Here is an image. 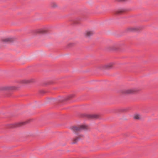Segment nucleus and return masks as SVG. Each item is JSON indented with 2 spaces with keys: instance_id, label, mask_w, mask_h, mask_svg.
<instances>
[{
  "instance_id": "obj_1",
  "label": "nucleus",
  "mask_w": 158,
  "mask_h": 158,
  "mask_svg": "<svg viewBox=\"0 0 158 158\" xmlns=\"http://www.w3.org/2000/svg\"><path fill=\"white\" fill-rule=\"evenodd\" d=\"M88 127L85 125H81L79 127H73L72 128V130L73 131L76 132L78 131H80L83 129H87Z\"/></svg>"
},
{
  "instance_id": "obj_2",
  "label": "nucleus",
  "mask_w": 158,
  "mask_h": 158,
  "mask_svg": "<svg viewBox=\"0 0 158 158\" xmlns=\"http://www.w3.org/2000/svg\"><path fill=\"white\" fill-rule=\"evenodd\" d=\"M26 122H21L16 123L15 124L10 125V128L12 127H17L21 126L24 124H25Z\"/></svg>"
},
{
  "instance_id": "obj_3",
  "label": "nucleus",
  "mask_w": 158,
  "mask_h": 158,
  "mask_svg": "<svg viewBox=\"0 0 158 158\" xmlns=\"http://www.w3.org/2000/svg\"><path fill=\"white\" fill-rule=\"evenodd\" d=\"M0 41L3 43H6L10 42L9 38H4L1 39Z\"/></svg>"
},
{
  "instance_id": "obj_4",
  "label": "nucleus",
  "mask_w": 158,
  "mask_h": 158,
  "mask_svg": "<svg viewBox=\"0 0 158 158\" xmlns=\"http://www.w3.org/2000/svg\"><path fill=\"white\" fill-rule=\"evenodd\" d=\"M1 90L4 91H5L8 92L9 94V90H10V87L9 86H5L2 87Z\"/></svg>"
},
{
  "instance_id": "obj_5",
  "label": "nucleus",
  "mask_w": 158,
  "mask_h": 158,
  "mask_svg": "<svg viewBox=\"0 0 158 158\" xmlns=\"http://www.w3.org/2000/svg\"><path fill=\"white\" fill-rule=\"evenodd\" d=\"M136 92V91L133 89H128L125 91V93L126 94H133Z\"/></svg>"
},
{
  "instance_id": "obj_6",
  "label": "nucleus",
  "mask_w": 158,
  "mask_h": 158,
  "mask_svg": "<svg viewBox=\"0 0 158 158\" xmlns=\"http://www.w3.org/2000/svg\"><path fill=\"white\" fill-rule=\"evenodd\" d=\"M88 117L91 118H96L98 117V116L96 115H89L88 116Z\"/></svg>"
},
{
  "instance_id": "obj_7",
  "label": "nucleus",
  "mask_w": 158,
  "mask_h": 158,
  "mask_svg": "<svg viewBox=\"0 0 158 158\" xmlns=\"http://www.w3.org/2000/svg\"><path fill=\"white\" fill-rule=\"evenodd\" d=\"M93 34V33L91 31H88L86 32L85 35L87 36H89L92 35Z\"/></svg>"
},
{
  "instance_id": "obj_8",
  "label": "nucleus",
  "mask_w": 158,
  "mask_h": 158,
  "mask_svg": "<svg viewBox=\"0 0 158 158\" xmlns=\"http://www.w3.org/2000/svg\"><path fill=\"white\" fill-rule=\"evenodd\" d=\"M79 139L80 138H77L74 139L73 140V142L72 143L74 144L77 143V142H78Z\"/></svg>"
},
{
  "instance_id": "obj_9",
  "label": "nucleus",
  "mask_w": 158,
  "mask_h": 158,
  "mask_svg": "<svg viewBox=\"0 0 158 158\" xmlns=\"http://www.w3.org/2000/svg\"><path fill=\"white\" fill-rule=\"evenodd\" d=\"M134 118L135 119H139L140 118V116L138 114H135L134 116Z\"/></svg>"
},
{
  "instance_id": "obj_10",
  "label": "nucleus",
  "mask_w": 158,
  "mask_h": 158,
  "mask_svg": "<svg viewBox=\"0 0 158 158\" xmlns=\"http://www.w3.org/2000/svg\"><path fill=\"white\" fill-rule=\"evenodd\" d=\"M125 10H122L118 11V13H120L124 12Z\"/></svg>"
},
{
  "instance_id": "obj_11",
  "label": "nucleus",
  "mask_w": 158,
  "mask_h": 158,
  "mask_svg": "<svg viewBox=\"0 0 158 158\" xmlns=\"http://www.w3.org/2000/svg\"><path fill=\"white\" fill-rule=\"evenodd\" d=\"M28 82V81L26 80H23L22 81L21 83H27Z\"/></svg>"
},
{
  "instance_id": "obj_12",
  "label": "nucleus",
  "mask_w": 158,
  "mask_h": 158,
  "mask_svg": "<svg viewBox=\"0 0 158 158\" xmlns=\"http://www.w3.org/2000/svg\"><path fill=\"white\" fill-rule=\"evenodd\" d=\"M126 0H116L117 2H123L126 1Z\"/></svg>"
},
{
  "instance_id": "obj_13",
  "label": "nucleus",
  "mask_w": 158,
  "mask_h": 158,
  "mask_svg": "<svg viewBox=\"0 0 158 158\" xmlns=\"http://www.w3.org/2000/svg\"><path fill=\"white\" fill-rule=\"evenodd\" d=\"M14 41V40L12 38H11V39H10V43L12 41Z\"/></svg>"
},
{
  "instance_id": "obj_14",
  "label": "nucleus",
  "mask_w": 158,
  "mask_h": 158,
  "mask_svg": "<svg viewBox=\"0 0 158 158\" xmlns=\"http://www.w3.org/2000/svg\"><path fill=\"white\" fill-rule=\"evenodd\" d=\"M5 97H9V94H8V95H5Z\"/></svg>"
}]
</instances>
